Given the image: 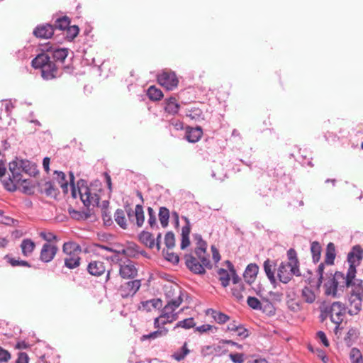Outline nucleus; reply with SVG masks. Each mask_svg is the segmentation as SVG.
<instances>
[{
	"label": "nucleus",
	"instance_id": "1",
	"mask_svg": "<svg viewBox=\"0 0 363 363\" xmlns=\"http://www.w3.org/2000/svg\"><path fill=\"white\" fill-rule=\"evenodd\" d=\"M43 52L38 54L31 62L34 69L41 70V76L45 80H51L62 75L60 69L66 73L74 72V67L69 64L64 65L65 60L68 56V48L53 47L48 43L42 49Z\"/></svg>",
	"mask_w": 363,
	"mask_h": 363
},
{
	"label": "nucleus",
	"instance_id": "2",
	"mask_svg": "<svg viewBox=\"0 0 363 363\" xmlns=\"http://www.w3.org/2000/svg\"><path fill=\"white\" fill-rule=\"evenodd\" d=\"M357 273H350L348 268L347 274L336 271L333 272V277L337 282V286L340 289L350 288L347 294L348 313L350 315L358 314L362 311L363 303V280L356 279Z\"/></svg>",
	"mask_w": 363,
	"mask_h": 363
},
{
	"label": "nucleus",
	"instance_id": "3",
	"mask_svg": "<svg viewBox=\"0 0 363 363\" xmlns=\"http://www.w3.org/2000/svg\"><path fill=\"white\" fill-rule=\"evenodd\" d=\"M196 255L201 262H199L191 254H186L184 255V258L185 260V265L190 272L195 274L201 275L206 273L205 268L208 269H212L213 265L209 259L208 255H206V253Z\"/></svg>",
	"mask_w": 363,
	"mask_h": 363
},
{
	"label": "nucleus",
	"instance_id": "4",
	"mask_svg": "<svg viewBox=\"0 0 363 363\" xmlns=\"http://www.w3.org/2000/svg\"><path fill=\"white\" fill-rule=\"evenodd\" d=\"M336 257V248L333 242H329L326 247L325 255L324 262L320 263L317 269L316 275L318 280L316 281L315 287L318 289L321 286L323 280V274L325 269H327L328 266H332L334 264L335 259Z\"/></svg>",
	"mask_w": 363,
	"mask_h": 363
},
{
	"label": "nucleus",
	"instance_id": "5",
	"mask_svg": "<svg viewBox=\"0 0 363 363\" xmlns=\"http://www.w3.org/2000/svg\"><path fill=\"white\" fill-rule=\"evenodd\" d=\"M77 190L80 199L86 207L89 208L91 205L99 206L100 196L96 193L91 192L86 180L81 179L77 182Z\"/></svg>",
	"mask_w": 363,
	"mask_h": 363
},
{
	"label": "nucleus",
	"instance_id": "6",
	"mask_svg": "<svg viewBox=\"0 0 363 363\" xmlns=\"http://www.w3.org/2000/svg\"><path fill=\"white\" fill-rule=\"evenodd\" d=\"M157 82L167 91L175 89L179 84V79L174 72L163 70L157 75Z\"/></svg>",
	"mask_w": 363,
	"mask_h": 363
},
{
	"label": "nucleus",
	"instance_id": "7",
	"mask_svg": "<svg viewBox=\"0 0 363 363\" xmlns=\"http://www.w3.org/2000/svg\"><path fill=\"white\" fill-rule=\"evenodd\" d=\"M325 313L330 316L333 323H342L345 316L346 307L342 302L335 301L325 309Z\"/></svg>",
	"mask_w": 363,
	"mask_h": 363
},
{
	"label": "nucleus",
	"instance_id": "8",
	"mask_svg": "<svg viewBox=\"0 0 363 363\" xmlns=\"http://www.w3.org/2000/svg\"><path fill=\"white\" fill-rule=\"evenodd\" d=\"M363 259V249L359 245H354L347 254V261L349 263L350 272L357 273V267Z\"/></svg>",
	"mask_w": 363,
	"mask_h": 363
},
{
	"label": "nucleus",
	"instance_id": "9",
	"mask_svg": "<svg viewBox=\"0 0 363 363\" xmlns=\"http://www.w3.org/2000/svg\"><path fill=\"white\" fill-rule=\"evenodd\" d=\"M335 279L333 277V272L329 269H325L323 274V287L325 289V294L327 296H331L333 298H337V286Z\"/></svg>",
	"mask_w": 363,
	"mask_h": 363
},
{
	"label": "nucleus",
	"instance_id": "10",
	"mask_svg": "<svg viewBox=\"0 0 363 363\" xmlns=\"http://www.w3.org/2000/svg\"><path fill=\"white\" fill-rule=\"evenodd\" d=\"M124 211L126 213L128 220L130 223H133L134 218L136 220V225L138 227H141L145 220V216L143 206L138 204L135 210L132 208L129 203L124 206Z\"/></svg>",
	"mask_w": 363,
	"mask_h": 363
},
{
	"label": "nucleus",
	"instance_id": "11",
	"mask_svg": "<svg viewBox=\"0 0 363 363\" xmlns=\"http://www.w3.org/2000/svg\"><path fill=\"white\" fill-rule=\"evenodd\" d=\"M301 275L300 271L292 272V267L286 264V262H281L277 268V277L283 284H288L293 276L300 277Z\"/></svg>",
	"mask_w": 363,
	"mask_h": 363
},
{
	"label": "nucleus",
	"instance_id": "12",
	"mask_svg": "<svg viewBox=\"0 0 363 363\" xmlns=\"http://www.w3.org/2000/svg\"><path fill=\"white\" fill-rule=\"evenodd\" d=\"M119 275L125 279H132L136 277L138 269L134 262L128 259L123 263H119Z\"/></svg>",
	"mask_w": 363,
	"mask_h": 363
},
{
	"label": "nucleus",
	"instance_id": "13",
	"mask_svg": "<svg viewBox=\"0 0 363 363\" xmlns=\"http://www.w3.org/2000/svg\"><path fill=\"white\" fill-rule=\"evenodd\" d=\"M141 286L140 279H134L121 284L119 289L121 296L123 298H128L136 294Z\"/></svg>",
	"mask_w": 363,
	"mask_h": 363
},
{
	"label": "nucleus",
	"instance_id": "14",
	"mask_svg": "<svg viewBox=\"0 0 363 363\" xmlns=\"http://www.w3.org/2000/svg\"><path fill=\"white\" fill-rule=\"evenodd\" d=\"M57 251V245L46 242L42 247L39 259L44 263H48L54 259Z\"/></svg>",
	"mask_w": 363,
	"mask_h": 363
},
{
	"label": "nucleus",
	"instance_id": "15",
	"mask_svg": "<svg viewBox=\"0 0 363 363\" xmlns=\"http://www.w3.org/2000/svg\"><path fill=\"white\" fill-rule=\"evenodd\" d=\"M221 344L222 343L218 342V345H206L202 347L201 350V355L203 357H207L210 355L220 357L223 354H225L228 352V350Z\"/></svg>",
	"mask_w": 363,
	"mask_h": 363
},
{
	"label": "nucleus",
	"instance_id": "16",
	"mask_svg": "<svg viewBox=\"0 0 363 363\" xmlns=\"http://www.w3.org/2000/svg\"><path fill=\"white\" fill-rule=\"evenodd\" d=\"M36 184L38 187V191L47 196L55 199L60 194L59 189L55 186L52 181L49 180L45 183L37 182Z\"/></svg>",
	"mask_w": 363,
	"mask_h": 363
},
{
	"label": "nucleus",
	"instance_id": "17",
	"mask_svg": "<svg viewBox=\"0 0 363 363\" xmlns=\"http://www.w3.org/2000/svg\"><path fill=\"white\" fill-rule=\"evenodd\" d=\"M79 32V28L77 26L69 25L65 32L55 34V40L58 43H62L65 40L72 41L77 36Z\"/></svg>",
	"mask_w": 363,
	"mask_h": 363
},
{
	"label": "nucleus",
	"instance_id": "18",
	"mask_svg": "<svg viewBox=\"0 0 363 363\" xmlns=\"http://www.w3.org/2000/svg\"><path fill=\"white\" fill-rule=\"evenodd\" d=\"M33 33L36 38L45 39L50 38L55 34V28L50 23L38 25Z\"/></svg>",
	"mask_w": 363,
	"mask_h": 363
},
{
	"label": "nucleus",
	"instance_id": "19",
	"mask_svg": "<svg viewBox=\"0 0 363 363\" xmlns=\"http://www.w3.org/2000/svg\"><path fill=\"white\" fill-rule=\"evenodd\" d=\"M88 273L94 277H100L106 271V267L104 262L91 261L86 267Z\"/></svg>",
	"mask_w": 363,
	"mask_h": 363
},
{
	"label": "nucleus",
	"instance_id": "20",
	"mask_svg": "<svg viewBox=\"0 0 363 363\" xmlns=\"http://www.w3.org/2000/svg\"><path fill=\"white\" fill-rule=\"evenodd\" d=\"M203 135L201 127L196 126L195 128L187 127L185 132V138L191 143L198 142Z\"/></svg>",
	"mask_w": 363,
	"mask_h": 363
},
{
	"label": "nucleus",
	"instance_id": "21",
	"mask_svg": "<svg viewBox=\"0 0 363 363\" xmlns=\"http://www.w3.org/2000/svg\"><path fill=\"white\" fill-rule=\"evenodd\" d=\"M263 267L264 272L270 283L275 287L277 284V279L275 277L276 264L269 259H267L264 262Z\"/></svg>",
	"mask_w": 363,
	"mask_h": 363
},
{
	"label": "nucleus",
	"instance_id": "22",
	"mask_svg": "<svg viewBox=\"0 0 363 363\" xmlns=\"http://www.w3.org/2000/svg\"><path fill=\"white\" fill-rule=\"evenodd\" d=\"M259 272V267L255 263L249 264L243 274L244 279L248 284L254 282Z\"/></svg>",
	"mask_w": 363,
	"mask_h": 363
},
{
	"label": "nucleus",
	"instance_id": "23",
	"mask_svg": "<svg viewBox=\"0 0 363 363\" xmlns=\"http://www.w3.org/2000/svg\"><path fill=\"white\" fill-rule=\"evenodd\" d=\"M286 255L288 259L286 264L292 267V272H298V271H300V262L298 259L296 251L294 248H290L288 250Z\"/></svg>",
	"mask_w": 363,
	"mask_h": 363
},
{
	"label": "nucleus",
	"instance_id": "24",
	"mask_svg": "<svg viewBox=\"0 0 363 363\" xmlns=\"http://www.w3.org/2000/svg\"><path fill=\"white\" fill-rule=\"evenodd\" d=\"M20 166L22 172L30 177H35L38 174V170L37 169V165L35 163L28 160H20Z\"/></svg>",
	"mask_w": 363,
	"mask_h": 363
},
{
	"label": "nucleus",
	"instance_id": "25",
	"mask_svg": "<svg viewBox=\"0 0 363 363\" xmlns=\"http://www.w3.org/2000/svg\"><path fill=\"white\" fill-rule=\"evenodd\" d=\"M9 170L11 173V177L16 182H20L21 180V167L20 166V160L16 159L9 163Z\"/></svg>",
	"mask_w": 363,
	"mask_h": 363
},
{
	"label": "nucleus",
	"instance_id": "26",
	"mask_svg": "<svg viewBox=\"0 0 363 363\" xmlns=\"http://www.w3.org/2000/svg\"><path fill=\"white\" fill-rule=\"evenodd\" d=\"M70 22L69 18L67 16L57 18L54 24H52V28H55V33L57 34V31L65 32L70 25Z\"/></svg>",
	"mask_w": 363,
	"mask_h": 363
},
{
	"label": "nucleus",
	"instance_id": "27",
	"mask_svg": "<svg viewBox=\"0 0 363 363\" xmlns=\"http://www.w3.org/2000/svg\"><path fill=\"white\" fill-rule=\"evenodd\" d=\"M180 105L175 97L171 96L164 100V110L169 114L174 115L178 113Z\"/></svg>",
	"mask_w": 363,
	"mask_h": 363
},
{
	"label": "nucleus",
	"instance_id": "28",
	"mask_svg": "<svg viewBox=\"0 0 363 363\" xmlns=\"http://www.w3.org/2000/svg\"><path fill=\"white\" fill-rule=\"evenodd\" d=\"M20 247L23 255L24 257H29L33 254L35 248V243L31 239L26 238L22 240Z\"/></svg>",
	"mask_w": 363,
	"mask_h": 363
},
{
	"label": "nucleus",
	"instance_id": "29",
	"mask_svg": "<svg viewBox=\"0 0 363 363\" xmlns=\"http://www.w3.org/2000/svg\"><path fill=\"white\" fill-rule=\"evenodd\" d=\"M138 239L143 245L150 249H152L155 246V239L150 232L145 230L142 231L138 235Z\"/></svg>",
	"mask_w": 363,
	"mask_h": 363
},
{
	"label": "nucleus",
	"instance_id": "30",
	"mask_svg": "<svg viewBox=\"0 0 363 363\" xmlns=\"http://www.w3.org/2000/svg\"><path fill=\"white\" fill-rule=\"evenodd\" d=\"M140 308L146 311H150L152 308H160L162 306V301L160 298H153L141 302Z\"/></svg>",
	"mask_w": 363,
	"mask_h": 363
},
{
	"label": "nucleus",
	"instance_id": "31",
	"mask_svg": "<svg viewBox=\"0 0 363 363\" xmlns=\"http://www.w3.org/2000/svg\"><path fill=\"white\" fill-rule=\"evenodd\" d=\"M359 330L355 328H351L347 331L346 335L344 337L345 345L350 347L357 340L359 337Z\"/></svg>",
	"mask_w": 363,
	"mask_h": 363
},
{
	"label": "nucleus",
	"instance_id": "32",
	"mask_svg": "<svg viewBox=\"0 0 363 363\" xmlns=\"http://www.w3.org/2000/svg\"><path fill=\"white\" fill-rule=\"evenodd\" d=\"M114 219L116 223L122 228L127 229L128 224L125 216V211L121 208H118L114 213Z\"/></svg>",
	"mask_w": 363,
	"mask_h": 363
},
{
	"label": "nucleus",
	"instance_id": "33",
	"mask_svg": "<svg viewBox=\"0 0 363 363\" xmlns=\"http://www.w3.org/2000/svg\"><path fill=\"white\" fill-rule=\"evenodd\" d=\"M321 252L322 247L319 242L313 241L311 243V252L314 263H317L320 261Z\"/></svg>",
	"mask_w": 363,
	"mask_h": 363
},
{
	"label": "nucleus",
	"instance_id": "34",
	"mask_svg": "<svg viewBox=\"0 0 363 363\" xmlns=\"http://www.w3.org/2000/svg\"><path fill=\"white\" fill-rule=\"evenodd\" d=\"M147 95L151 101H157L162 99L163 93L159 88L155 86H150L147 91Z\"/></svg>",
	"mask_w": 363,
	"mask_h": 363
},
{
	"label": "nucleus",
	"instance_id": "35",
	"mask_svg": "<svg viewBox=\"0 0 363 363\" xmlns=\"http://www.w3.org/2000/svg\"><path fill=\"white\" fill-rule=\"evenodd\" d=\"M264 313L269 316L274 315L276 313V308L273 303L267 298L262 299V308L260 309Z\"/></svg>",
	"mask_w": 363,
	"mask_h": 363
},
{
	"label": "nucleus",
	"instance_id": "36",
	"mask_svg": "<svg viewBox=\"0 0 363 363\" xmlns=\"http://www.w3.org/2000/svg\"><path fill=\"white\" fill-rule=\"evenodd\" d=\"M54 174L56 175L55 179L62 189L64 193H67L68 191V182L66 179L65 174L61 171H55Z\"/></svg>",
	"mask_w": 363,
	"mask_h": 363
},
{
	"label": "nucleus",
	"instance_id": "37",
	"mask_svg": "<svg viewBox=\"0 0 363 363\" xmlns=\"http://www.w3.org/2000/svg\"><path fill=\"white\" fill-rule=\"evenodd\" d=\"M4 259L7 261L12 267H31L32 265L28 261L26 260H19L16 259L13 257H11L9 255H6L4 257Z\"/></svg>",
	"mask_w": 363,
	"mask_h": 363
},
{
	"label": "nucleus",
	"instance_id": "38",
	"mask_svg": "<svg viewBox=\"0 0 363 363\" xmlns=\"http://www.w3.org/2000/svg\"><path fill=\"white\" fill-rule=\"evenodd\" d=\"M158 216H159V219H160L161 225L163 228H166L169 223V209L164 206L160 207Z\"/></svg>",
	"mask_w": 363,
	"mask_h": 363
},
{
	"label": "nucleus",
	"instance_id": "39",
	"mask_svg": "<svg viewBox=\"0 0 363 363\" xmlns=\"http://www.w3.org/2000/svg\"><path fill=\"white\" fill-rule=\"evenodd\" d=\"M21 182V186L22 187V192L28 195H31L34 193V188L35 184L33 183L30 179H22Z\"/></svg>",
	"mask_w": 363,
	"mask_h": 363
},
{
	"label": "nucleus",
	"instance_id": "40",
	"mask_svg": "<svg viewBox=\"0 0 363 363\" xmlns=\"http://www.w3.org/2000/svg\"><path fill=\"white\" fill-rule=\"evenodd\" d=\"M62 252L65 254H71L72 252H82V247L75 242H67L63 244Z\"/></svg>",
	"mask_w": 363,
	"mask_h": 363
},
{
	"label": "nucleus",
	"instance_id": "41",
	"mask_svg": "<svg viewBox=\"0 0 363 363\" xmlns=\"http://www.w3.org/2000/svg\"><path fill=\"white\" fill-rule=\"evenodd\" d=\"M190 352V350L187 348V342H185L179 350L175 352L172 354V357L178 362H180L186 357V356Z\"/></svg>",
	"mask_w": 363,
	"mask_h": 363
},
{
	"label": "nucleus",
	"instance_id": "42",
	"mask_svg": "<svg viewBox=\"0 0 363 363\" xmlns=\"http://www.w3.org/2000/svg\"><path fill=\"white\" fill-rule=\"evenodd\" d=\"M217 273L219 275V280L221 282V285L223 287H227L229 285L230 280V276L228 272L223 268H220Z\"/></svg>",
	"mask_w": 363,
	"mask_h": 363
},
{
	"label": "nucleus",
	"instance_id": "43",
	"mask_svg": "<svg viewBox=\"0 0 363 363\" xmlns=\"http://www.w3.org/2000/svg\"><path fill=\"white\" fill-rule=\"evenodd\" d=\"M301 295L305 302L308 303H312L315 300V295L314 292L308 286H305L302 289Z\"/></svg>",
	"mask_w": 363,
	"mask_h": 363
},
{
	"label": "nucleus",
	"instance_id": "44",
	"mask_svg": "<svg viewBox=\"0 0 363 363\" xmlns=\"http://www.w3.org/2000/svg\"><path fill=\"white\" fill-rule=\"evenodd\" d=\"M211 177L217 180L223 181L226 177V173L224 172L222 165L218 164L211 171Z\"/></svg>",
	"mask_w": 363,
	"mask_h": 363
},
{
	"label": "nucleus",
	"instance_id": "45",
	"mask_svg": "<svg viewBox=\"0 0 363 363\" xmlns=\"http://www.w3.org/2000/svg\"><path fill=\"white\" fill-rule=\"evenodd\" d=\"M81 258L80 257H67L65 258V266L69 269H73L78 267L80 265Z\"/></svg>",
	"mask_w": 363,
	"mask_h": 363
},
{
	"label": "nucleus",
	"instance_id": "46",
	"mask_svg": "<svg viewBox=\"0 0 363 363\" xmlns=\"http://www.w3.org/2000/svg\"><path fill=\"white\" fill-rule=\"evenodd\" d=\"M245 290V286L243 283H240L238 286L232 289V294L239 302L242 301L243 296L242 292Z\"/></svg>",
	"mask_w": 363,
	"mask_h": 363
},
{
	"label": "nucleus",
	"instance_id": "47",
	"mask_svg": "<svg viewBox=\"0 0 363 363\" xmlns=\"http://www.w3.org/2000/svg\"><path fill=\"white\" fill-rule=\"evenodd\" d=\"M350 358L352 363H363L362 355L358 348L353 347L351 349Z\"/></svg>",
	"mask_w": 363,
	"mask_h": 363
},
{
	"label": "nucleus",
	"instance_id": "48",
	"mask_svg": "<svg viewBox=\"0 0 363 363\" xmlns=\"http://www.w3.org/2000/svg\"><path fill=\"white\" fill-rule=\"evenodd\" d=\"M196 323L193 318H186L183 320L179 321L174 326V329L177 328H182L184 329H190L195 326Z\"/></svg>",
	"mask_w": 363,
	"mask_h": 363
},
{
	"label": "nucleus",
	"instance_id": "49",
	"mask_svg": "<svg viewBox=\"0 0 363 363\" xmlns=\"http://www.w3.org/2000/svg\"><path fill=\"white\" fill-rule=\"evenodd\" d=\"M211 311L213 312V318L219 324H223L230 319L228 315L222 312H217L213 309H211Z\"/></svg>",
	"mask_w": 363,
	"mask_h": 363
},
{
	"label": "nucleus",
	"instance_id": "50",
	"mask_svg": "<svg viewBox=\"0 0 363 363\" xmlns=\"http://www.w3.org/2000/svg\"><path fill=\"white\" fill-rule=\"evenodd\" d=\"M247 305L249 307L254 310H258L260 311L262 308V303L258 298L254 296H249L247 300Z\"/></svg>",
	"mask_w": 363,
	"mask_h": 363
},
{
	"label": "nucleus",
	"instance_id": "51",
	"mask_svg": "<svg viewBox=\"0 0 363 363\" xmlns=\"http://www.w3.org/2000/svg\"><path fill=\"white\" fill-rule=\"evenodd\" d=\"M147 213H148L147 222H148L150 226L152 228H153L155 227L158 228L159 227H158V225L157 224V219H156L155 212L154 211L152 208H151V207H148L147 208Z\"/></svg>",
	"mask_w": 363,
	"mask_h": 363
},
{
	"label": "nucleus",
	"instance_id": "52",
	"mask_svg": "<svg viewBox=\"0 0 363 363\" xmlns=\"http://www.w3.org/2000/svg\"><path fill=\"white\" fill-rule=\"evenodd\" d=\"M69 213L72 218L80 220L82 218L87 219L90 217L89 212H80L79 211L72 209L69 210Z\"/></svg>",
	"mask_w": 363,
	"mask_h": 363
},
{
	"label": "nucleus",
	"instance_id": "53",
	"mask_svg": "<svg viewBox=\"0 0 363 363\" xmlns=\"http://www.w3.org/2000/svg\"><path fill=\"white\" fill-rule=\"evenodd\" d=\"M164 243L167 248L170 249L175 245L174 234L172 231H169L165 234Z\"/></svg>",
	"mask_w": 363,
	"mask_h": 363
},
{
	"label": "nucleus",
	"instance_id": "54",
	"mask_svg": "<svg viewBox=\"0 0 363 363\" xmlns=\"http://www.w3.org/2000/svg\"><path fill=\"white\" fill-rule=\"evenodd\" d=\"M182 290H179V295L178 296L174 298V299H172L170 301H169L167 302V304L168 305H170V306H172V308L173 309H174V311L181 305L182 302Z\"/></svg>",
	"mask_w": 363,
	"mask_h": 363
},
{
	"label": "nucleus",
	"instance_id": "55",
	"mask_svg": "<svg viewBox=\"0 0 363 363\" xmlns=\"http://www.w3.org/2000/svg\"><path fill=\"white\" fill-rule=\"evenodd\" d=\"M40 237L44 240L47 241L48 243L53 240L57 241L58 240L57 237L52 232L42 231L40 233Z\"/></svg>",
	"mask_w": 363,
	"mask_h": 363
},
{
	"label": "nucleus",
	"instance_id": "56",
	"mask_svg": "<svg viewBox=\"0 0 363 363\" xmlns=\"http://www.w3.org/2000/svg\"><path fill=\"white\" fill-rule=\"evenodd\" d=\"M197 247L195 248L194 252L196 255L206 254L207 243L205 240H202L196 242Z\"/></svg>",
	"mask_w": 363,
	"mask_h": 363
},
{
	"label": "nucleus",
	"instance_id": "57",
	"mask_svg": "<svg viewBox=\"0 0 363 363\" xmlns=\"http://www.w3.org/2000/svg\"><path fill=\"white\" fill-rule=\"evenodd\" d=\"M101 216L104 221V224L106 226H111L113 222L111 218V215L109 211H101Z\"/></svg>",
	"mask_w": 363,
	"mask_h": 363
},
{
	"label": "nucleus",
	"instance_id": "58",
	"mask_svg": "<svg viewBox=\"0 0 363 363\" xmlns=\"http://www.w3.org/2000/svg\"><path fill=\"white\" fill-rule=\"evenodd\" d=\"M165 259L172 262L174 264H177L179 262V257L177 254H175L174 252H169L168 251L166 252L164 254Z\"/></svg>",
	"mask_w": 363,
	"mask_h": 363
},
{
	"label": "nucleus",
	"instance_id": "59",
	"mask_svg": "<svg viewBox=\"0 0 363 363\" xmlns=\"http://www.w3.org/2000/svg\"><path fill=\"white\" fill-rule=\"evenodd\" d=\"M229 357L233 363H243L245 355L242 353H230Z\"/></svg>",
	"mask_w": 363,
	"mask_h": 363
},
{
	"label": "nucleus",
	"instance_id": "60",
	"mask_svg": "<svg viewBox=\"0 0 363 363\" xmlns=\"http://www.w3.org/2000/svg\"><path fill=\"white\" fill-rule=\"evenodd\" d=\"M13 181L12 177H9V180L4 182V188L10 192H14L17 189L16 184L13 183Z\"/></svg>",
	"mask_w": 363,
	"mask_h": 363
},
{
	"label": "nucleus",
	"instance_id": "61",
	"mask_svg": "<svg viewBox=\"0 0 363 363\" xmlns=\"http://www.w3.org/2000/svg\"><path fill=\"white\" fill-rule=\"evenodd\" d=\"M11 357V353L0 346V362H7Z\"/></svg>",
	"mask_w": 363,
	"mask_h": 363
},
{
	"label": "nucleus",
	"instance_id": "62",
	"mask_svg": "<svg viewBox=\"0 0 363 363\" xmlns=\"http://www.w3.org/2000/svg\"><path fill=\"white\" fill-rule=\"evenodd\" d=\"M235 332L238 333L237 335L241 339H245L250 335L248 330L240 324V327L238 328V330H236Z\"/></svg>",
	"mask_w": 363,
	"mask_h": 363
},
{
	"label": "nucleus",
	"instance_id": "63",
	"mask_svg": "<svg viewBox=\"0 0 363 363\" xmlns=\"http://www.w3.org/2000/svg\"><path fill=\"white\" fill-rule=\"evenodd\" d=\"M317 337L321 341V342L323 344L324 346L328 347L329 346V341L326 337L325 333L323 331H318L316 333Z\"/></svg>",
	"mask_w": 363,
	"mask_h": 363
},
{
	"label": "nucleus",
	"instance_id": "64",
	"mask_svg": "<svg viewBox=\"0 0 363 363\" xmlns=\"http://www.w3.org/2000/svg\"><path fill=\"white\" fill-rule=\"evenodd\" d=\"M29 357L26 352H19L15 363H28Z\"/></svg>",
	"mask_w": 363,
	"mask_h": 363
}]
</instances>
